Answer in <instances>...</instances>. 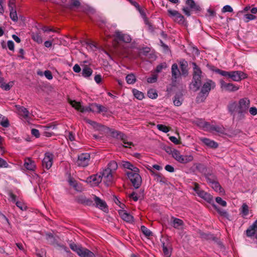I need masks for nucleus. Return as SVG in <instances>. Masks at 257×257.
<instances>
[{"instance_id": "nucleus-1", "label": "nucleus", "mask_w": 257, "mask_h": 257, "mask_svg": "<svg viewBox=\"0 0 257 257\" xmlns=\"http://www.w3.org/2000/svg\"><path fill=\"white\" fill-rule=\"evenodd\" d=\"M121 165L124 168L130 170V171L126 172V175L134 188H139L142 183V178L138 173L139 169L130 162L122 161Z\"/></svg>"}, {"instance_id": "nucleus-2", "label": "nucleus", "mask_w": 257, "mask_h": 257, "mask_svg": "<svg viewBox=\"0 0 257 257\" xmlns=\"http://www.w3.org/2000/svg\"><path fill=\"white\" fill-rule=\"evenodd\" d=\"M193 67V78L190 84V88L194 91L198 90L201 85L202 80L204 79V74L203 73L201 68L195 62L192 63Z\"/></svg>"}, {"instance_id": "nucleus-3", "label": "nucleus", "mask_w": 257, "mask_h": 257, "mask_svg": "<svg viewBox=\"0 0 257 257\" xmlns=\"http://www.w3.org/2000/svg\"><path fill=\"white\" fill-rule=\"evenodd\" d=\"M215 87V83L211 79H207L201 88V90L196 97L197 103L204 102L208 96L209 92Z\"/></svg>"}, {"instance_id": "nucleus-4", "label": "nucleus", "mask_w": 257, "mask_h": 257, "mask_svg": "<svg viewBox=\"0 0 257 257\" xmlns=\"http://www.w3.org/2000/svg\"><path fill=\"white\" fill-rule=\"evenodd\" d=\"M70 248L80 257H95L93 252L89 249L82 247L81 245H78L74 243L70 244Z\"/></svg>"}, {"instance_id": "nucleus-5", "label": "nucleus", "mask_w": 257, "mask_h": 257, "mask_svg": "<svg viewBox=\"0 0 257 257\" xmlns=\"http://www.w3.org/2000/svg\"><path fill=\"white\" fill-rule=\"evenodd\" d=\"M99 175L101 177V180L103 179L107 186L113 183L114 181L113 173L107 168L103 169L102 172H100Z\"/></svg>"}, {"instance_id": "nucleus-6", "label": "nucleus", "mask_w": 257, "mask_h": 257, "mask_svg": "<svg viewBox=\"0 0 257 257\" xmlns=\"http://www.w3.org/2000/svg\"><path fill=\"white\" fill-rule=\"evenodd\" d=\"M186 4L188 7H184L182 11L188 17L191 16V13L189 9L192 11L200 12L201 8L197 5L194 0H187Z\"/></svg>"}, {"instance_id": "nucleus-7", "label": "nucleus", "mask_w": 257, "mask_h": 257, "mask_svg": "<svg viewBox=\"0 0 257 257\" xmlns=\"http://www.w3.org/2000/svg\"><path fill=\"white\" fill-rule=\"evenodd\" d=\"M173 158L178 162L183 164L189 163L193 159V157L192 155H181L180 152L177 150L174 151Z\"/></svg>"}, {"instance_id": "nucleus-8", "label": "nucleus", "mask_w": 257, "mask_h": 257, "mask_svg": "<svg viewBox=\"0 0 257 257\" xmlns=\"http://www.w3.org/2000/svg\"><path fill=\"white\" fill-rule=\"evenodd\" d=\"M90 156L88 153H82L78 156L76 163L78 166L85 167L88 166Z\"/></svg>"}, {"instance_id": "nucleus-9", "label": "nucleus", "mask_w": 257, "mask_h": 257, "mask_svg": "<svg viewBox=\"0 0 257 257\" xmlns=\"http://www.w3.org/2000/svg\"><path fill=\"white\" fill-rule=\"evenodd\" d=\"M54 155L50 152H46L45 154L44 158L42 160V166L47 170L49 169L53 162Z\"/></svg>"}, {"instance_id": "nucleus-10", "label": "nucleus", "mask_w": 257, "mask_h": 257, "mask_svg": "<svg viewBox=\"0 0 257 257\" xmlns=\"http://www.w3.org/2000/svg\"><path fill=\"white\" fill-rule=\"evenodd\" d=\"M101 177L99 174L91 175L88 177L85 182L91 186H96L101 182Z\"/></svg>"}, {"instance_id": "nucleus-11", "label": "nucleus", "mask_w": 257, "mask_h": 257, "mask_svg": "<svg viewBox=\"0 0 257 257\" xmlns=\"http://www.w3.org/2000/svg\"><path fill=\"white\" fill-rule=\"evenodd\" d=\"M247 77V75L240 71H230L229 78H231L234 81H239Z\"/></svg>"}, {"instance_id": "nucleus-12", "label": "nucleus", "mask_w": 257, "mask_h": 257, "mask_svg": "<svg viewBox=\"0 0 257 257\" xmlns=\"http://www.w3.org/2000/svg\"><path fill=\"white\" fill-rule=\"evenodd\" d=\"M93 200L95 202V206L102 210L104 212H107L108 210V206L103 200L101 199L95 195L93 196Z\"/></svg>"}, {"instance_id": "nucleus-13", "label": "nucleus", "mask_w": 257, "mask_h": 257, "mask_svg": "<svg viewBox=\"0 0 257 257\" xmlns=\"http://www.w3.org/2000/svg\"><path fill=\"white\" fill-rule=\"evenodd\" d=\"M203 126L210 132L215 131L221 134H224L225 133V128L223 126L211 125L207 122H205Z\"/></svg>"}, {"instance_id": "nucleus-14", "label": "nucleus", "mask_w": 257, "mask_h": 257, "mask_svg": "<svg viewBox=\"0 0 257 257\" xmlns=\"http://www.w3.org/2000/svg\"><path fill=\"white\" fill-rule=\"evenodd\" d=\"M114 36L118 40L122 41L124 43H128L132 41V39L130 35L126 34H123L118 30L115 32Z\"/></svg>"}, {"instance_id": "nucleus-15", "label": "nucleus", "mask_w": 257, "mask_h": 257, "mask_svg": "<svg viewBox=\"0 0 257 257\" xmlns=\"http://www.w3.org/2000/svg\"><path fill=\"white\" fill-rule=\"evenodd\" d=\"M221 88L228 91H235L238 89V87L232 83H226L223 80H220Z\"/></svg>"}, {"instance_id": "nucleus-16", "label": "nucleus", "mask_w": 257, "mask_h": 257, "mask_svg": "<svg viewBox=\"0 0 257 257\" xmlns=\"http://www.w3.org/2000/svg\"><path fill=\"white\" fill-rule=\"evenodd\" d=\"M171 73L172 82L176 83L177 81V79L179 78L181 75V72L178 69V67L177 64L174 63L172 65Z\"/></svg>"}, {"instance_id": "nucleus-17", "label": "nucleus", "mask_w": 257, "mask_h": 257, "mask_svg": "<svg viewBox=\"0 0 257 257\" xmlns=\"http://www.w3.org/2000/svg\"><path fill=\"white\" fill-rule=\"evenodd\" d=\"M10 200L16 203L17 206L22 211H26L27 209V205L23 202L17 201L16 196L14 194H10Z\"/></svg>"}, {"instance_id": "nucleus-18", "label": "nucleus", "mask_w": 257, "mask_h": 257, "mask_svg": "<svg viewBox=\"0 0 257 257\" xmlns=\"http://www.w3.org/2000/svg\"><path fill=\"white\" fill-rule=\"evenodd\" d=\"M239 107L238 103L235 101L230 102L227 105V109L230 115L232 116L233 119H235L236 110Z\"/></svg>"}, {"instance_id": "nucleus-19", "label": "nucleus", "mask_w": 257, "mask_h": 257, "mask_svg": "<svg viewBox=\"0 0 257 257\" xmlns=\"http://www.w3.org/2000/svg\"><path fill=\"white\" fill-rule=\"evenodd\" d=\"M250 101L247 98L240 99L238 102V106L241 108V111L244 110L247 112V109L249 106Z\"/></svg>"}, {"instance_id": "nucleus-20", "label": "nucleus", "mask_w": 257, "mask_h": 257, "mask_svg": "<svg viewBox=\"0 0 257 257\" xmlns=\"http://www.w3.org/2000/svg\"><path fill=\"white\" fill-rule=\"evenodd\" d=\"M118 213L124 221L127 222H132L133 221V216L126 212L124 210H119Z\"/></svg>"}, {"instance_id": "nucleus-21", "label": "nucleus", "mask_w": 257, "mask_h": 257, "mask_svg": "<svg viewBox=\"0 0 257 257\" xmlns=\"http://www.w3.org/2000/svg\"><path fill=\"white\" fill-rule=\"evenodd\" d=\"M71 103L73 107H75L77 110L80 111L81 112L92 111L91 108L84 107L81 105L80 102H78L76 101H73Z\"/></svg>"}, {"instance_id": "nucleus-22", "label": "nucleus", "mask_w": 257, "mask_h": 257, "mask_svg": "<svg viewBox=\"0 0 257 257\" xmlns=\"http://www.w3.org/2000/svg\"><path fill=\"white\" fill-rule=\"evenodd\" d=\"M183 101V94L182 92H178L176 93L173 100L174 105L177 106H179L182 104Z\"/></svg>"}, {"instance_id": "nucleus-23", "label": "nucleus", "mask_w": 257, "mask_h": 257, "mask_svg": "<svg viewBox=\"0 0 257 257\" xmlns=\"http://www.w3.org/2000/svg\"><path fill=\"white\" fill-rule=\"evenodd\" d=\"M171 219V225L176 229L181 228L184 225L183 220L180 219L172 217Z\"/></svg>"}, {"instance_id": "nucleus-24", "label": "nucleus", "mask_w": 257, "mask_h": 257, "mask_svg": "<svg viewBox=\"0 0 257 257\" xmlns=\"http://www.w3.org/2000/svg\"><path fill=\"white\" fill-rule=\"evenodd\" d=\"M246 235L248 236L253 235L257 232V219L250 227L246 230Z\"/></svg>"}, {"instance_id": "nucleus-25", "label": "nucleus", "mask_w": 257, "mask_h": 257, "mask_svg": "<svg viewBox=\"0 0 257 257\" xmlns=\"http://www.w3.org/2000/svg\"><path fill=\"white\" fill-rule=\"evenodd\" d=\"M16 107L20 115L25 118L28 117L29 112L26 108L20 105H16Z\"/></svg>"}, {"instance_id": "nucleus-26", "label": "nucleus", "mask_w": 257, "mask_h": 257, "mask_svg": "<svg viewBox=\"0 0 257 257\" xmlns=\"http://www.w3.org/2000/svg\"><path fill=\"white\" fill-rule=\"evenodd\" d=\"M14 5L13 3L10 2L9 6L10 8V18L14 22H17L18 20L16 10L14 9L12 5Z\"/></svg>"}, {"instance_id": "nucleus-27", "label": "nucleus", "mask_w": 257, "mask_h": 257, "mask_svg": "<svg viewBox=\"0 0 257 257\" xmlns=\"http://www.w3.org/2000/svg\"><path fill=\"white\" fill-rule=\"evenodd\" d=\"M56 128V126L55 125H47L46 126H44V131H43V135L44 136L47 137H51L54 133L52 132H49V130L50 129H55Z\"/></svg>"}, {"instance_id": "nucleus-28", "label": "nucleus", "mask_w": 257, "mask_h": 257, "mask_svg": "<svg viewBox=\"0 0 257 257\" xmlns=\"http://www.w3.org/2000/svg\"><path fill=\"white\" fill-rule=\"evenodd\" d=\"M148 170H149L151 172H153L155 175V180L162 184H166L167 183V179L163 176L160 173H155L152 169L148 168Z\"/></svg>"}, {"instance_id": "nucleus-29", "label": "nucleus", "mask_w": 257, "mask_h": 257, "mask_svg": "<svg viewBox=\"0 0 257 257\" xmlns=\"http://www.w3.org/2000/svg\"><path fill=\"white\" fill-rule=\"evenodd\" d=\"M202 142L205 144L206 146L211 148H217L218 147V144L209 139L207 138H203L202 139Z\"/></svg>"}, {"instance_id": "nucleus-30", "label": "nucleus", "mask_w": 257, "mask_h": 257, "mask_svg": "<svg viewBox=\"0 0 257 257\" xmlns=\"http://www.w3.org/2000/svg\"><path fill=\"white\" fill-rule=\"evenodd\" d=\"M116 138L120 139L122 141L124 145H126V146H123V147L125 148L128 147V146L133 145V143L128 142L127 140V137L123 133L120 132Z\"/></svg>"}, {"instance_id": "nucleus-31", "label": "nucleus", "mask_w": 257, "mask_h": 257, "mask_svg": "<svg viewBox=\"0 0 257 257\" xmlns=\"http://www.w3.org/2000/svg\"><path fill=\"white\" fill-rule=\"evenodd\" d=\"M162 247L164 255L166 257H169L171 255V248L169 242L166 244L165 242L162 243Z\"/></svg>"}, {"instance_id": "nucleus-32", "label": "nucleus", "mask_w": 257, "mask_h": 257, "mask_svg": "<svg viewBox=\"0 0 257 257\" xmlns=\"http://www.w3.org/2000/svg\"><path fill=\"white\" fill-rule=\"evenodd\" d=\"M79 203L86 205L90 206L93 204V201L90 199H87L86 197L81 196L77 199Z\"/></svg>"}, {"instance_id": "nucleus-33", "label": "nucleus", "mask_w": 257, "mask_h": 257, "mask_svg": "<svg viewBox=\"0 0 257 257\" xmlns=\"http://www.w3.org/2000/svg\"><path fill=\"white\" fill-rule=\"evenodd\" d=\"M180 67L182 72V74L184 76H187L188 74L187 66L188 63L186 61L183 60L180 62Z\"/></svg>"}, {"instance_id": "nucleus-34", "label": "nucleus", "mask_w": 257, "mask_h": 257, "mask_svg": "<svg viewBox=\"0 0 257 257\" xmlns=\"http://www.w3.org/2000/svg\"><path fill=\"white\" fill-rule=\"evenodd\" d=\"M236 115L235 119L236 120L239 121L244 118L245 114L246 113L245 111H241V108L239 107L235 111Z\"/></svg>"}, {"instance_id": "nucleus-35", "label": "nucleus", "mask_w": 257, "mask_h": 257, "mask_svg": "<svg viewBox=\"0 0 257 257\" xmlns=\"http://www.w3.org/2000/svg\"><path fill=\"white\" fill-rule=\"evenodd\" d=\"M68 182L69 185L73 187L76 191L81 192L82 191L81 187L78 184L76 181L73 179L70 178Z\"/></svg>"}, {"instance_id": "nucleus-36", "label": "nucleus", "mask_w": 257, "mask_h": 257, "mask_svg": "<svg viewBox=\"0 0 257 257\" xmlns=\"http://www.w3.org/2000/svg\"><path fill=\"white\" fill-rule=\"evenodd\" d=\"M24 166L27 170L30 171H34L36 167L35 163L30 159L25 161Z\"/></svg>"}, {"instance_id": "nucleus-37", "label": "nucleus", "mask_w": 257, "mask_h": 257, "mask_svg": "<svg viewBox=\"0 0 257 257\" xmlns=\"http://www.w3.org/2000/svg\"><path fill=\"white\" fill-rule=\"evenodd\" d=\"M92 70L87 66H84L82 69V75L84 77H88L92 75Z\"/></svg>"}, {"instance_id": "nucleus-38", "label": "nucleus", "mask_w": 257, "mask_h": 257, "mask_svg": "<svg viewBox=\"0 0 257 257\" xmlns=\"http://www.w3.org/2000/svg\"><path fill=\"white\" fill-rule=\"evenodd\" d=\"M46 239L50 244L55 245L57 242L55 237L51 233L46 234Z\"/></svg>"}, {"instance_id": "nucleus-39", "label": "nucleus", "mask_w": 257, "mask_h": 257, "mask_svg": "<svg viewBox=\"0 0 257 257\" xmlns=\"http://www.w3.org/2000/svg\"><path fill=\"white\" fill-rule=\"evenodd\" d=\"M210 186L213 189L215 192L219 191V193H222L223 189L221 188L219 183L216 180L214 182L210 183Z\"/></svg>"}, {"instance_id": "nucleus-40", "label": "nucleus", "mask_w": 257, "mask_h": 257, "mask_svg": "<svg viewBox=\"0 0 257 257\" xmlns=\"http://www.w3.org/2000/svg\"><path fill=\"white\" fill-rule=\"evenodd\" d=\"M80 5V3L79 0H71V3L70 5H64V7L67 9H72L73 7H78Z\"/></svg>"}, {"instance_id": "nucleus-41", "label": "nucleus", "mask_w": 257, "mask_h": 257, "mask_svg": "<svg viewBox=\"0 0 257 257\" xmlns=\"http://www.w3.org/2000/svg\"><path fill=\"white\" fill-rule=\"evenodd\" d=\"M197 195L208 203H210L213 202V197L211 194H197Z\"/></svg>"}, {"instance_id": "nucleus-42", "label": "nucleus", "mask_w": 257, "mask_h": 257, "mask_svg": "<svg viewBox=\"0 0 257 257\" xmlns=\"http://www.w3.org/2000/svg\"><path fill=\"white\" fill-rule=\"evenodd\" d=\"M125 80L128 84H133L136 81V76L133 73H130L126 76Z\"/></svg>"}, {"instance_id": "nucleus-43", "label": "nucleus", "mask_w": 257, "mask_h": 257, "mask_svg": "<svg viewBox=\"0 0 257 257\" xmlns=\"http://www.w3.org/2000/svg\"><path fill=\"white\" fill-rule=\"evenodd\" d=\"M117 167L116 162L114 161H112L108 163L106 168L114 173Z\"/></svg>"}, {"instance_id": "nucleus-44", "label": "nucleus", "mask_w": 257, "mask_h": 257, "mask_svg": "<svg viewBox=\"0 0 257 257\" xmlns=\"http://www.w3.org/2000/svg\"><path fill=\"white\" fill-rule=\"evenodd\" d=\"M173 20L180 25L183 24L185 22L184 17L180 13H178V14L174 18Z\"/></svg>"}, {"instance_id": "nucleus-45", "label": "nucleus", "mask_w": 257, "mask_h": 257, "mask_svg": "<svg viewBox=\"0 0 257 257\" xmlns=\"http://www.w3.org/2000/svg\"><path fill=\"white\" fill-rule=\"evenodd\" d=\"M205 176L207 181L210 184L217 180L216 176L212 173H208L205 174Z\"/></svg>"}, {"instance_id": "nucleus-46", "label": "nucleus", "mask_w": 257, "mask_h": 257, "mask_svg": "<svg viewBox=\"0 0 257 257\" xmlns=\"http://www.w3.org/2000/svg\"><path fill=\"white\" fill-rule=\"evenodd\" d=\"M0 124L5 127H8L10 125L8 119L0 114Z\"/></svg>"}, {"instance_id": "nucleus-47", "label": "nucleus", "mask_w": 257, "mask_h": 257, "mask_svg": "<svg viewBox=\"0 0 257 257\" xmlns=\"http://www.w3.org/2000/svg\"><path fill=\"white\" fill-rule=\"evenodd\" d=\"M14 81H10L8 83H6L4 82L3 84H1L0 87L5 90L8 91L11 89V88L14 85Z\"/></svg>"}, {"instance_id": "nucleus-48", "label": "nucleus", "mask_w": 257, "mask_h": 257, "mask_svg": "<svg viewBox=\"0 0 257 257\" xmlns=\"http://www.w3.org/2000/svg\"><path fill=\"white\" fill-rule=\"evenodd\" d=\"M32 38L38 44H41L43 42L42 38L38 33H33Z\"/></svg>"}, {"instance_id": "nucleus-49", "label": "nucleus", "mask_w": 257, "mask_h": 257, "mask_svg": "<svg viewBox=\"0 0 257 257\" xmlns=\"http://www.w3.org/2000/svg\"><path fill=\"white\" fill-rule=\"evenodd\" d=\"M256 19V17L251 14H245L243 16V20L245 23L248 22L249 21L253 20Z\"/></svg>"}, {"instance_id": "nucleus-50", "label": "nucleus", "mask_w": 257, "mask_h": 257, "mask_svg": "<svg viewBox=\"0 0 257 257\" xmlns=\"http://www.w3.org/2000/svg\"><path fill=\"white\" fill-rule=\"evenodd\" d=\"M216 210H217V212L221 216H223L225 218H226L227 219L229 218V214L227 213V212L222 209H221L220 208L215 207Z\"/></svg>"}, {"instance_id": "nucleus-51", "label": "nucleus", "mask_w": 257, "mask_h": 257, "mask_svg": "<svg viewBox=\"0 0 257 257\" xmlns=\"http://www.w3.org/2000/svg\"><path fill=\"white\" fill-rule=\"evenodd\" d=\"M129 197L135 201L139 199H142L144 198L143 194H130Z\"/></svg>"}, {"instance_id": "nucleus-52", "label": "nucleus", "mask_w": 257, "mask_h": 257, "mask_svg": "<svg viewBox=\"0 0 257 257\" xmlns=\"http://www.w3.org/2000/svg\"><path fill=\"white\" fill-rule=\"evenodd\" d=\"M133 93L135 97L139 100H142L144 97L143 93L137 89L133 90Z\"/></svg>"}, {"instance_id": "nucleus-53", "label": "nucleus", "mask_w": 257, "mask_h": 257, "mask_svg": "<svg viewBox=\"0 0 257 257\" xmlns=\"http://www.w3.org/2000/svg\"><path fill=\"white\" fill-rule=\"evenodd\" d=\"M148 96L150 98L155 99L157 97L158 94L155 89H151L148 91Z\"/></svg>"}, {"instance_id": "nucleus-54", "label": "nucleus", "mask_w": 257, "mask_h": 257, "mask_svg": "<svg viewBox=\"0 0 257 257\" xmlns=\"http://www.w3.org/2000/svg\"><path fill=\"white\" fill-rule=\"evenodd\" d=\"M215 72L218 74H219L220 75H221L223 76H224V77H226L227 78H229V77L230 71H223V70H220L219 69H216L215 70Z\"/></svg>"}, {"instance_id": "nucleus-55", "label": "nucleus", "mask_w": 257, "mask_h": 257, "mask_svg": "<svg viewBox=\"0 0 257 257\" xmlns=\"http://www.w3.org/2000/svg\"><path fill=\"white\" fill-rule=\"evenodd\" d=\"M94 106L96 107V108L97 109V112L100 113L101 112H106L107 111V108L100 105V104H96V103H95L94 104Z\"/></svg>"}, {"instance_id": "nucleus-56", "label": "nucleus", "mask_w": 257, "mask_h": 257, "mask_svg": "<svg viewBox=\"0 0 257 257\" xmlns=\"http://www.w3.org/2000/svg\"><path fill=\"white\" fill-rule=\"evenodd\" d=\"M113 201L121 209V210H123L125 205L123 203H121L115 196H113Z\"/></svg>"}, {"instance_id": "nucleus-57", "label": "nucleus", "mask_w": 257, "mask_h": 257, "mask_svg": "<svg viewBox=\"0 0 257 257\" xmlns=\"http://www.w3.org/2000/svg\"><path fill=\"white\" fill-rule=\"evenodd\" d=\"M143 233L147 236H150L152 235V232L148 229L146 226L143 225L141 227Z\"/></svg>"}, {"instance_id": "nucleus-58", "label": "nucleus", "mask_w": 257, "mask_h": 257, "mask_svg": "<svg viewBox=\"0 0 257 257\" xmlns=\"http://www.w3.org/2000/svg\"><path fill=\"white\" fill-rule=\"evenodd\" d=\"M157 127L159 131L164 133H167L169 131V128L167 126L163 124H158L157 125Z\"/></svg>"}, {"instance_id": "nucleus-59", "label": "nucleus", "mask_w": 257, "mask_h": 257, "mask_svg": "<svg viewBox=\"0 0 257 257\" xmlns=\"http://www.w3.org/2000/svg\"><path fill=\"white\" fill-rule=\"evenodd\" d=\"M128 1L140 12V13L142 14L143 13V11L142 10L141 8L140 7V5L138 3L133 0H128Z\"/></svg>"}, {"instance_id": "nucleus-60", "label": "nucleus", "mask_w": 257, "mask_h": 257, "mask_svg": "<svg viewBox=\"0 0 257 257\" xmlns=\"http://www.w3.org/2000/svg\"><path fill=\"white\" fill-rule=\"evenodd\" d=\"M241 212L244 216H246L248 214V207L245 203L243 204L242 206Z\"/></svg>"}, {"instance_id": "nucleus-61", "label": "nucleus", "mask_w": 257, "mask_h": 257, "mask_svg": "<svg viewBox=\"0 0 257 257\" xmlns=\"http://www.w3.org/2000/svg\"><path fill=\"white\" fill-rule=\"evenodd\" d=\"M168 13L169 16L173 19L178 14L179 12L176 10H172L171 9L168 10Z\"/></svg>"}, {"instance_id": "nucleus-62", "label": "nucleus", "mask_w": 257, "mask_h": 257, "mask_svg": "<svg viewBox=\"0 0 257 257\" xmlns=\"http://www.w3.org/2000/svg\"><path fill=\"white\" fill-rule=\"evenodd\" d=\"M216 202L220 205L225 207L226 206V202L225 201L222 199L221 197H217L215 199Z\"/></svg>"}, {"instance_id": "nucleus-63", "label": "nucleus", "mask_w": 257, "mask_h": 257, "mask_svg": "<svg viewBox=\"0 0 257 257\" xmlns=\"http://www.w3.org/2000/svg\"><path fill=\"white\" fill-rule=\"evenodd\" d=\"M196 169L201 172V173H205L207 169L202 164H198L196 166Z\"/></svg>"}, {"instance_id": "nucleus-64", "label": "nucleus", "mask_w": 257, "mask_h": 257, "mask_svg": "<svg viewBox=\"0 0 257 257\" xmlns=\"http://www.w3.org/2000/svg\"><path fill=\"white\" fill-rule=\"evenodd\" d=\"M44 75L48 80H51L53 78V75L50 70H46L44 72Z\"/></svg>"}]
</instances>
